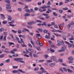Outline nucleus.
<instances>
[{
	"instance_id": "1",
	"label": "nucleus",
	"mask_w": 74,
	"mask_h": 74,
	"mask_svg": "<svg viewBox=\"0 0 74 74\" xmlns=\"http://www.w3.org/2000/svg\"><path fill=\"white\" fill-rule=\"evenodd\" d=\"M13 59L14 60H16L17 62H20L21 63H23V64H25V62L22 61L23 59V58H14Z\"/></svg>"
},
{
	"instance_id": "2",
	"label": "nucleus",
	"mask_w": 74,
	"mask_h": 74,
	"mask_svg": "<svg viewBox=\"0 0 74 74\" xmlns=\"http://www.w3.org/2000/svg\"><path fill=\"white\" fill-rule=\"evenodd\" d=\"M14 22V20H12L11 22H9L8 23L9 24V25H7V26H8V27H10V26H12V27H14L15 26V25H13L12 24H13Z\"/></svg>"
},
{
	"instance_id": "3",
	"label": "nucleus",
	"mask_w": 74,
	"mask_h": 74,
	"mask_svg": "<svg viewBox=\"0 0 74 74\" xmlns=\"http://www.w3.org/2000/svg\"><path fill=\"white\" fill-rule=\"evenodd\" d=\"M66 47H63L61 48V50L58 51V52H64L65 51V49H66Z\"/></svg>"
},
{
	"instance_id": "4",
	"label": "nucleus",
	"mask_w": 74,
	"mask_h": 74,
	"mask_svg": "<svg viewBox=\"0 0 74 74\" xmlns=\"http://www.w3.org/2000/svg\"><path fill=\"white\" fill-rule=\"evenodd\" d=\"M57 42L58 43V45L59 46H60V45H64V43L63 41H62V43L59 40H57Z\"/></svg>"
},
{
	"instance_id": "5",
	"label": "nucleus",
	"mask_w": 74,
	"mask_h": 74,
	"mask_svg": "<svg viewBox=\"0 0 74 74\" xmlns=\"http://www.w3.org/2000/svg\"><path fill=\"white\" fill-rule=\"evenodd\" d=\"M6 6H7L6 7V8L7 10H10L11 9V6H10V5L9 4H6Z\"/></svg>"
},
{
	"instance_id": "6",
	"label": "nucleus",
	"mask_w": 74,
	"mask_h": 74,
	"mask_svg": "<svg viewBox=\"0 0 74 74\" xmlns=\"http://www.w3.org/2000/svg\"><path fill=\"white\" fill-rule=\"evenodd\" d=\"M12 73H17V74H20V73L19 72V70H14L12 71Z\"/></svg>"
},
{
	"instance_id": "7",
	"label": "nucleus",
	"mask_w": 74,
	"mask_h": 74,
	"mask_svg": "<svg viewBox=\"0 0 74 74\" xmlns=\"http://www.w3.org/2000/svg\"><path fill=\"white\" fill-rule=\"evenodd\" d=\"M23 29L24 30H23L22 31V32H23V33H24V32H25V31H26V32H30V31H29V30L27 29L26 28H23Z\"/></svg>"
},
{
	"instance_id": "8",
	"label": "nucleus",
	"mask_w": 74,
	"mask_h": 74,
	"mask_svg": "<svg viewBox=\"0 0 74 74\" xmlns=\"http://www.w3.org/2000/svg\"><path fill=\"white\" fill-rule=\"evenodd\" d=\"M40 70H41L42 71V72L43 73H47V72L45 71V69H44L42 67H40Z\"/></svg>"
},
{
	"instance_id": "9",
	"label": "nucleus",
	"mask_w": 74,
	"mask_h": 74,
	"mask_svg": "<svg viewBox=\"0 0 74 74\" xmlns=\"http://www.w3.org/2000/svg\"><path fill=\"white\" fill-rule=\"evenodd\" d=\"M1 16L2 19H5V15H4L1 14Z\"/></svg>"
},
{
	"instance_id": "10",
	"label": "nucleus",
	"mask_w": 74,
	"mask_h": 74,
	"mask_svg": "<svg viewBox=\"0 0 74 74\" xmlns=\"http://www.w3.org/2000/svg\"><path fill=\"white\" fill-rule=\"evenodd\" d=\"M7 16L8 20H9L10 21H11V20H12V17L9 15H8Z\"/></svg>"
},
{
	"instance_id": "11",
	"label": "nucleus",
	"mask_w": 74,
	"mask_h": 74,
	"mask_svg": "<svg viewBox=\"0 0 74 74\" xmlns=\"http://www.w3.org/2000/svg\"><path fill=\"white\" fill-rule=\"evenodd\" d=\"M55 65V63H51L49 64V66L51 67H54Z\"/></svg>"
},
{
	"instance_id": "12",
	"label": "nucleus",
	"mask_w": 74,
	"mask_h": 74,
	"mask_svg": "<svg viewBox=\"0 0 74 74\" xmlns=\"http://www.w3.org/2000/svg\"><path fill=\"white\" fill-rule=\"evenodd\" d=\"M56 57L55 56H52L50 58V59L53 60H56Z\"/></svg>"
},
{
	"instance_id": "13",
	"label": "nucleus",
	"mask_w": 74,
	"mask_h": 74,
	"mask_svg": "<svg viewBox=\"0 0 74 74\" xmlns=\"http://www.w3.org/2000/svg\"><path fill=\"white\" fill-rule=\"evenodd\" d=\"M37 35V37L38 38H40L41 39L42 38L41 37V36H40V35L39 34H36Z\"/></svg>"
},
{
	"instance_id": "14",
	"label": "nucleus",
	"mask_w": 74,
	"mask_h": 74,
	"mask_svg": "<svg viewBox=\"0 0 74 74\" xmlns=\"http://www.w3.org/2000/svg\"><path fill=\"white\" fill-rule=\"evenodd\" d=\"M68 59L69 60H74V58H73L72 57H70L68 58Z\"/></svg>"
},
{
	"instance_id": "15",
	"label": "nucleus",
	"mask_w": 74,
	"mask_h": 74,
	"mask_svg": "<svg viewBox=\"0 0 74 74\" xmlns=\"http://www.w3.org/2000/svg\"><path fill=\"white\" fill-rule=\"evenodd\" d=\"M26 16H30V14L27 13L25 14L24 16L25 17V19H26Z\"/></svg>"
},
{
	"instance_id": "16",
	"label": "nucleus",
	"mask_w": 74,
	"mask_h": 74,
	"mask_svg": "<svg viewBox=\"0 0 74 74\" xmlns=\"http://www.w3.org/2000/svg\"><path fill=\"white\" fill-rule=\"evenodd\" d=\"M49 51L50 52H51L53 53H54V52H55V50L52 49L50 48L49 49Z\"/></svg>"
},
{
	"instance_id": "17",
	"label": "nucleus",
	"mask_w": 74,
	"mask_h": 74,
	"mask_svg": "<svg viewBox=\"0 0 74 74\" xmlns=\"http://www.w3.org/2000/svg\"><path fill=\"white\" fill-rule=\"evenodd\" d=\"M45 38H47V39H49L50 38V37L49 36H48V35H46L45 36Z\"/></svg>"
},
{
	"instance_id": "18",
	"label": "nucleus",
	"mask_w": 74,
	"mask_h": 74,
	"mask_svg": "<svg viewBox=\"0 0 74 74\" xmlns=\"http://www.w3.org/2000/svg\"><path fill=\"white\" fill-rule=\"evenodd\" d=\"M2 23L3 25H6L7 23V21H3L2 22Z\"/></svg>"
},
{
	"instance_id": "19",
	"label": "nucleus",
	"mask_w": 74,
	"mask_h": 74,
	"mask_svg": "<svg viewBox=\"0 0 74 74\" xmlns=\"http://www.w3.org/2000/svg\"><path fill=\"white\" fill-rule=\"evenodd\" d=\"M28 50L31 52H32V53H34V51L33 49H28Z\"/></svg>"
},
{
	"instance_id": "20",
	"label": "nucleus",
	"mask_w": 74,
	"mask_h": 74,
	"mask_svg": "<svg viewBox=\"0 0 74 74\" xmlns=\"http://www.w3.org/2000/svg\"><path fill=\"white\" fill-rule=\"evenodd\" d=\"M5 62L6 63H9L10 62V59H8L5 60Z\"/></svg>"
},
{
	"instance_id": "21",
	"label": "nucleus",
	"mask_w": 74,
	"mask_h": 74,
	"mask_svg": "<svg viewBox=\"0 0 74 74\" xmlns=\"http://www.w3.org/2000/svg\"><path fill=\"white\" fill-rule=\"evenodd\" d=\"M71 24H69L67 26V28L70 29V28L71 27Z\"/></svg>"
},
{
	"instance_id": "22",
	"label": "nucleus",
	"mask_w": 74,
	"mask_h": 74,
	"mask_svg": "<svg viewBox=\"0 0 74 74\" xmlns=\"http://www.w3.org/2000/svg\"><path fill=\"white\" fill-rule=\"evenodd\" d=\"M68 47L69 48H71L72 47V44H71L69 43L68 45Z\"/></svg>"
},
{
	"instance_id": "23",
	"label": "nucleus",
	"mask_w": 74,
	"mask_h": 74,
	"mask_svg": "<svg viewBox=\"0 0 74 74\" xmlns=\"http://www.w3.org/2000/svg\"><path fill=\"white\" fill-rule=\"evenodd\" d=\"M18 71H20V72H21V73H26L25 72L22 71V70L20 69H18Z\"/></svg>"
},
{
	"instance_id": "24",
	"label": "nucleus",
	"mask_w": 74,
	"mask_h": 74,
	"mask_svg": "<svg viewBox=\"0 0 74 74\" xmlns=\"http://www.w3.org/2000/svg\"><path fill=\"white\" fill-rule=\"evenodd\" d=\"M62 38L64 40H66V36L64 35H63L62 36Z\"/></svg>"
},
{
	"instance_id": "25",
	"label": "nucleus",
	"mask_w": 74,
	"mask_h": 74,
	"mask_svg": "<svg viewBox=\"0 0 74 74\" xmlns=\"http://www.w3.org/2000/svg\"><path fill=\"white\" fill-rule=\"evenodd\" d=\"M46 62L47 63H51L52 62V60H46Z\"/></svg>"
},
{
	"instance_id": "26",
	"label": "nucleus",
	"mask_w": 74,
	"mask_h": 74,
	"mask_svg": "<svg viewBox=\"0 0 74 74\" xmlns=\"http://www.w3.org/2000/svg\"><path fill=\"white\" fill-rule=\"evenodd\" d=\"M7 37L6 36H5L4 38H3V41H6V40H7L6 39V37Z\"/></svg>"
},
{
	"instance_id": "27",
	"label": "nucleus",
	"mask_w": 74,
	"mask_h": 74,
	"mask_svg": "<svg viewBox=\"0 0 74 74\" xmlns=\"http://www.w3.org/2000/svg\"><path fill=\"white\" fill-rule=\"evenodd\" d=\"M72 16V17L73 16V15H68L67 16V18H70Z\"/></svg>"
},
{
	"instance_id": "28",
	"label": "nucleus",
	"mask_w": 74,
	"mask_h": 74,
	"mask_svg": "<svg viewBox=\"0 0 74 74\" xmlns=\"http://www.w3.org/2000/svg\"><path fill=\"white\" fill-rule=\"evenodd\" d=\"M36 48L37 50H38V51H41V49H40V47H36Z\"/></svg>"
},
{
	"instance_id": "29",
	"label": "nucleus",
	"mask_w": 74,
	"mask_h": 74,
	"mask_svg": "<svg viewBox=\"0 0 74 74\" xmlns=\"http://www.w3.org/2000/svg\"><path fill=\"white\" fill-rule=\"evenodd\" d=\"M67 71L69 73H73V71L70 69H67Z\"/></svg>"
},
{
	"instance_id": "30",
	"label": "nucleus",
	"mask_w": 74,
	"mask_h": 74,
	"mask_svg": "<svg viewBox=\"0 0 74 74\" xmlns=\"http://www.w3.org/2000/svg\"><path fill=\"white\" fill-rule=\"evenodd\" d=\"M40 8L42 9H45L46 8V6L43 5L42 7H40Z\"/></svg>"
},
{
	"instance_id": "31",
	"label": "nucleus",
	"mask_w": 74,
	"mask_h": 74,
	"mask_svg": "<svg viewBox=\"0 0 74 74\" xmlns=\"http://www.w3.org/2000/svg\"><path fill=\"white\" fill-rule=\"evenodd\" d=\"M62 10H69V9L68 8H67V7H66V8H63Z\"/></svg>"
},
{
	"instance_id": "32",
	"label": "nucleus",
	"mask_w": 74,
	"mask_h": 74,
	"mask_svg": "<svg viewBox=\"0 0 74 74\" xmlns=\"http://www.w3.org/2000/svg\"><path fill=\"white\" fill-rule=\"evenodd\" d=\"M27 24H28V25H32V21L27 22Z\"/></svg>"
},
{
	"instance_id": "33",
	"label": "nucleus",
	"mask_w": 74,
	"mask_h": 74,
	"mask_svg": "<svg viewBox=\"0 0 74 74\" xmlns=\"http://www.w3.org/2000/svg\"><path fill=\"white\" fill-rule=\"evenodd\" d=\"M9 46H11V45H14V43H13L12 42H9Z\"/></svg>"
},
{
	"instance_id": "34",
	"label": "nucleus",
	"mask_w": 74,
	"mask_h": 74,
	"mask_svg": "<svg viewBox=\"0 0 74 74\" xmlns=\"http://www.w3.org/2000/svg\"><path fill=\"white\" fill-rule=\"evenodd\" d=\"M18 54H14L12 55L13 57H16L18 56Z\"/></svg>"
},
{
	"instance_id": "35",
	"label": "nucleus",
	"mask_w": 74,
	"mask_h": 74,
	"mask_svg": "<svg viewBox=\"0 0 74 74\" xmlns=\"http://www.w3.org/2000/svg\"><path fill=\"white\" fill-rule=\"evenodd\" d=\"M37 73L38 74H43V72H39V71H37Z\"/></svg>"
},
{
	"instance_id": "36",
	"label": "nucleus",
	"mask_w": 74,
	"mask_h": 74,
	"mask_svg": "<svg viewBox=\"0 0 74 74\" xmlns=\"http://www.w3.org/2000/svg\"><path fill=\"white\" fill-rule=\"evenodd\" d=\"M5 2H6V3H10V1L9 0H5Z\"/></svg>"
},
{
	"instance_id": "37",
	"label": "nucleus",
	"mask_w": 74,
	"mask_h": 74,
	"mask_svg": "<svg viewBox=\"0 0 74 74\" xmlns=\"http://www.w3.org/2000/svg\"><path fill=\"white\" fill-rule=\"evenodd\" d=\"M31 23H32V24H35L36 23V21H31Z\"/></svg>"
},
{
	"instance_id": "38",
	"label": "nucleus",
	"mask_w": 74,
	"mask_h": 74,
	"mask_svg": "<svg viewBox=\"0 0 74 74\" xmlns=\"http://www.w3.org/2000/svg\"><path fill=\"white\" fill-rule=\"evenodd\" d=\"M30 11H31L33 13H34L35 12V11H34V10L33 9H30Z\"/></svg>"
},
{
	"instance_id": "39",
	"label": "nucleus",
	"mask_w": 74,
	"mask_h": 74,
	"mask_svg": "<svg viewBox=\"0 0 74 74\" xmlns=\"http://www.w3.org/2000/svg\"><path fill=\"white\" fill-rule=\"evenodd\" d=\"M59 71H61L62 73H63V70H62V68H60L59 69Z\"/></svg>"
},
{
	"instance_id": "40",
	"label": "nucleus",
	"mask_w": 74,
	"mask_h": 74,
	"mask_svg": "<svg viewBox=\"0 0 74 74\" xmlns=\"http://www.w3.org/2000/svg\"><path fill=\"white\" fill-rule=\"evenodd\" d=\"M37 4L38 5H41V2H38Z\"/></svg>"
},
{
	"instance_id": "41",
	"label": "nucleus",
	"mask_w": 74,
	"mask_h": 74,
	"mask_svg": "<svg viewBox=\"0 0 74 74\" xmlns=\"http://www.w3.org/2000/svg\"><path fill=\"white\" fill-rule=\"evenodd\" d=\"M21 33H22V32H21V30L20 29H18V34H21Z\"/></svg>"
},
{
	"instance_id": "42",
	"label": "nucleus",
	"mask_w": 74,
	"mask_h": 74,
	"mask_svg": "<svg viewBox=\"0 0 74 74\" xmlns=\"http://www.w3.org/2000/svg\"><path fill=\"white\" fill-rule=\"evenodd\" d=\"M13 69H18V66H12Z\"/></svg>"
},
{
	"instance_id": "43",
	"label": "nucleus",
	"mask_w": 74,
	"mask_h": 74,
	"mask_svg": "<svg viewBox=\"0 0 74 74\" xmlns=\"http://www.w3.org/2000/svg\"><path fill=\"white\" fill-rule=\"evenodd\" d=\"M71 25H74V21H72L71 22V23L70 24Z\"/></svg>"
},
{
	"instance_id": "44",
	"label": "nucleus",
	"mask_w": 74,
	"mask_h": 74,
	"mask_svg": "<svg viewBox=\"0 0 74 74\" xmlns=\"http://www.w3.org/2000/svg\"><path fill=\"white\" fill-rule=\"evenodd\" d=\"M3 34L5 36H6V35H7V34H8L6 32H3Z\"/></svg>"
},
{
	"instance_id": "45",
	"label": "nucleus",
	"mask_w": 74,
	"mask_h": 74,
	"mask_svg": "<svg viewBox=\"0 0 74 74\" xmlns=\"http://www.w3.org/2000/svg\"><path fill=\"white\" fill-rule=\"evenodd\" d=\"M10 36L11 37V38H12L13 40H14V38L13 36L12 35V34H10Z\"/></svg>"
},
{
	"instance_id": "46",
	"label": "nucleus",
	"mask_w": 74,
	"mask_h": 74,
	"mask_svg": "<svg viewBox=\"0 0 74 74\" xmlns=\"http://www.w3.org/2000/svg\"><path fill=\"white\" fill-rule=\"evenodd\" d=\"M51 4V2L50 1H48V3H47V5H50Z\"/></svg>"
},
{
	"instance_id": "47",
	"label": "nucleus",
	"mask_w": 74,
	"mask_h": 74,
	"mask_svg": "<svg viewBox=\"0 0 74 74\" xmlns=\"http://www.w3.org/2000/svg\"><path fill=\"white\" fill-rule=\"evenodd\" d=\"M45 61L44 60H38V62H44Z\"/></svg>"
},
{
	"instance_id": "48",
	"label": "nucleus",
	"mask_w": 74,
	"mask_h": 74,
	"mask_svg": "<svg viewBox=\"0 0 74 74\" xmlns=\"http://www.w3.org/2000/svg\"><path fill=\"white\" fill-rule=\"evenodd\" d=\"M25 11L27 12H30V10L29 9H27L25 10Z\"/></svg>"
},
{
	"instance_id": "49",
	"label": "nucleus",
	"mask_w": 74,
	"mask_h": 74,
	"mask_svg": "<svg viewBox=\"0 0 74 74\" xmlns=\"http://www.w3.org/2000/svg\"><path fill=\"white\" fill-rule=\"evenodd\" d=\"M53 14L55 16H58V14H56L55 12H53Z\"/></svg>"
},
{
	"instance_id": "50",
	"label": "nucleus",
	"mask_w": 74,
	"mask_h": 74,
	"mask_svg": "<svg viewBox=\"0 0 74 74\" xmlns=\"http://www.w3.org/2000/svg\"><path fill=\"white\" fill-rule=\"evenodd\" d=\"M17 10L18 11H22V10L20 8H18Z\"/></svg>"
},
{
	"instance_id": "51",
	"label": "nucleus",
	"mask_w": 74,
	"mask_h": 74,
	"mask_svg": "<svg viewBox=\"0 0 74 74\" xmlns=\"http://www.w3.org/2000/svg\"><path fill=\"white\" fill-rule=\"evenodd\" d=\"M38 68H36L34 69V71H38Z\"/></svg>"
},
{
	"instance_id": "52",
	"label": "nucleus",
	"mask_w": 74,
	"mask_h": 74,
	"mask_svg": "<svg viewBox=\"0 0 74 74\" xmlns=\"http://www.w3.org/2000/svg\"><path fill=\"white\" fill-rule=\"evenodd\" d=\"M44 56L45 58H48V57H49V56H48V55H45Z\"/></svg>"
},
{
	"instance_id": "53",
	"label": "nucleus",
	"mask_w": 74,
	"mask_h": 74,
	"mask_svg": "<svg viewBox=\"0 0 74 74\" xmlns=\"http://www.w3.org/2000/svg\"><path fill=\"white\" fill-rule=\"evenodd\" d=\"M20 40L21 42H22L24 44H25V43H24V42H23V39H22V38H20Z\"/></svg>"
},
{
	"instance_id": "54",
	"label": "nucleus",
	"mask_w": 74,
	"mask_h": 74,
	"mask_svg": "<svg viewBox=\"0 0 74 74\" xmlns=\"http://www.w3.org/2000/svg\"><path fill=\"white\" fill-rule=\"evenodd\" d=\"M63 69L65 72H67V69L65 68H63Z\"/></svg>"
},
{
	"instance_id": "55",
	"label": "nucleus",
	"mask_w": 74,
	"mask_h": 74,
	"mask_svg": "<svg viewBox=\"0 0 74 74\" xmlns=\"http://www.w3.org/2000/svg\"><path fill=\"white\" fill-rule=\"evenodd\" d=\"M38 30L40 32H42V29L39 28L38 29Z\"/></svg>"
},
{
	"instance_id": "56",
	"label": "nucleus",
	"mask_w": 74,
	"mask_h": 74,
	"mask_svg": "<svg viewBox=\"0 0 74 74\" xmlns=\"http://www.w3.org/2000/svg\"><path fill=\"white\" fill-rule=\"evenodd\" d=\"M28 46H29V47H30V48H32V45H31V44L29 43L28 44Z\"/></svg>"
},
{
	"instance_id": "57",
	"label": "nucleus",
	"mask_w": 74,
	"mask_h": 74,
	"mask_svg": "<svg viewBox=\"0 0 74 74\" xmlns=\"http://www.w3.org/2000/svg\"><path fill=\"white\" fill-rule=\"evenodd\" d=\"M36 21L37 22H38V23H42V22L40 20H36Z\"/></svg>"
},
{
	"instance_id": "58",
	"label": "nucleus",
	"mask_w": 74,
	"mask_h": 74,
	"mask_svg": "<svg viewBox=\"0 0 74 74\" xmlns=\"http://www.w3.org/2000/svg\"><path fill=\"white\" fill-rule=\"evenodd\" d=\"M43 25H44L45 26H47V23L45 22H44L43 23Z\"/></svg>"
},
{
	"instance_id": "59",
	"label": "nucleus",
	"mask_w": 74,
	"mask_h": 74,
	"mask_svg": "<svg viewBox=\"0 0 74 74\" xmlns=\"http://www.w3.org/2000/svg\"><path fill=\"white\" fill-rule=\"evenodd\" d=\"M12 51L14 52H16L17 51V49H13Z\"/></svg>"
},
{
	"instance_id": "60",
	"label": "nucleus",
	"mask_w": 74,
	"mask_h": 74,
	"mask_svg": "<svg viewBox=\"0 0 74 74\" xmlns=\"http://www.w3.org/2000/svg\"><path fill=\"white\" fill-rule=\"evenodd\" d=\"M21 46L23 47H26V45L25 44H22Z\"/></svg>"
},
{
	"instance_id": "61",
	"label": "nucleus",
	"mask_w": 74,
	"mask_h": 74,
	"mask_svg": "<svg viewBox=\"0 0 74 74\" xmlns=\"http://www.w3.org/2000/svg\"><path fill=\"white\" fill-rule=\"evenodd\" d=\"M73 61H72L69 60L68 61V63H73Z\"/></svg>"
},
{
	"instance_id": "62",
	"label": "nucleus",
	"mask_w": 74,
	"mask_h": 74,
	"mask_svg": "<svg viewBox=\"0 0 74 74\" xmlns=\"http://www.w3.org/2000/svg\"><path fill=\"white\" fill-rule=\"evenodd\" d=\"M24 56L25 57H29V55H27L26 54H25L24 55Z\"/></svg>"
},
{
	"instance_id": "63",
	"label": "nucleus",
	"mask_w": 74,
	"mask_h": 74,
	"mask_svg": "<svg viewBox=\"0 0 74 74\" xmlns=\"http://www.w3.org/2000/svg\"><path fill=\"white\" fill-rule=\"evenodd\" d=\"M4 56V55L1 54V55H0V58H3Z\"/></svg>"
},
{
	"instance_id": "64",
	"label": "nucleus",
	"mask_w": 74,
	"mask_h": 74,
	"mask_svg": "<svg viewBox=\"0 0 74 74\" xmlns=\"http://www.w3.org/2000/svg\"><path fill=\"white\" fill-rule=\"evenodd\" d=\"M59 61L60 62H63V60L62 59H59Z\"/></svg>"
}]
</instances>
